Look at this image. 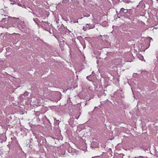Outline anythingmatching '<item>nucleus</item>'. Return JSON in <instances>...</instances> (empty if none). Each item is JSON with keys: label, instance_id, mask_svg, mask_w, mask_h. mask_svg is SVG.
Returning a JSON list of instances; mask_svg holds the SVG:
<instances>
[{"label": "nucleus", "instance_id": "obj_1", "mask_svg": "<svg viewBox=\"0 0 158 158\" xmlns=\"http://www.w3.org/2000/svg\"><path fill=\"white\" fill-rule=\"evenodd\" d=\"M10 21L11 24L13 27L19 28L18 23L20 20L18 18L11 17L10 19Z\"/></svg>", "mask_w": 158, "mask_h": 158}, {"label": "nucleus", "instance_id": "obj_2", "mask_svg": "<svg viewBox=\"0 0 158 158\" xmlns=\"http://www.w3.org/2000/svg\"><path fill=\"white\" fill-rule=\"evenodd\" d=\"M95 27L94 25V24H91L90 23L86 24L83 26V30L86 31L88 29H92Z\"/></svg>", "mask_w": 158, "mask_h": 158}, {"label": "nucleus", "instance_id": "obj_3", "mask_svg": "<svg viewBox=\"0 0 158 158\" xmlns=\"http://www.w3.org/2000/svg\"><path fill=\"white\" fill-rule=\"evenodd\" d=\"M12 140V143L13 144H18V141L17 140V138L15 137H13L11 138Z\"/></svg>", "mask_w": 158, "mask_h": 158}, {"label": "nucleus", "instance_id": "obj_4", "mask_svg": "<svg viewBox=\"0 0 158 158\" xmlns=\"http://www.w3.org/2000/svg\"><path fill=\"white\" fill-rule=\"evenodd\" d=\"M120 12L121 14H127L128 13V10L127 9H124L123 8H121V9Z\"/></svg>", "mask_w": 158, "mask_h": 158}, {"label": "nucleus", "instance_id": "obj_5", "mask_svg": "<svg viewBox=\"0 0 158 158\" xmlns=\"http://www.w3.org/2000/svg\"><path fill=\"white\" fill-rule=\"evenodd\" d=\"M151 40L152 41H153L152 39V38H151V37H149L147 39V42L149 44L148 47V48L149 46L150 45V43L151 42Z\"/></svg>", "mask_w": 158, "mask_h": 158}, {"label": "nucleus", "instance_id": "obj_6", "mask_svg": "<svg viewBox=\"0 0 158 158\" xmlns=\"http://www.w3.org/2000/svg\"><path fill=\"white\" fill-rule=\"evenodd\" d=\"M33 20L37 24H38V23L39 22V20L37 19V18H36L35 19H33Z\"/></svg>", "mask_w": 158, "mask_h": 158}, {"label": "nucleus", "instance_id": "obj_7", "mask_svg": "<svg viewBox=\"0 0 158 158\" xmlns=\"http://www.w3.org/2000/svg\"><path fill=\"white\" fill-rule=\"evenodd\" d=\"M139 59L141 60H143L144 59L143 56L141 55H139Z\"/></svg>", "mask_w": 158, "mask_h": 158}, {"label": "nucleus", "instance_id": "obj_8", "mask_svg": "<svg viewBox=\"0 0 158 158\" xmlns=\"http://www.w3.org/2000/svg\"><path fill=\"white\" fill-rule=\"evenodd\" d=\"M86 78L87 79L89 80V81H90V79H91V76L90 75L86 77Z\"/></svg>", "mask_w": 158, "mask_h": 158}, {"label": "nucleus", "instance_id": "obj_9", "mask_svg": "<svg viewBox=\"0 0 158 158\" xmlns=\"http://www.w3.org/2000/svg\"><path fill=\"white\" fill-rule=\"evenodd\" d=\"M65 31L68 34H69V33L70 32V31L67 29H66Z\"/></svg>", "mask_w": 158, "mask_h": 158}, {"label": "nucleus", "instance_id": "obj_10", "mask_svg": "<svg viewBox=\"0 0 158 158\" xmlns=\"http://www.w3.org/2000/svg\"><path fill=\"white\" fill-rule=\"evenodd\" d=\"M124 15V16L125 17V18H129V16L127 15V14H125L124 15Z\"/></svg>", "mask_w": 158, "mask_h": 158}, {"label": "nucleus", "instance_id": "obj_11", "mask_svg": "<svg viewBox=\"0 0 158 158\" xmlns=\"http://www.w3.org/2000/svg\"><path fill=\"white\" fill-rule=\"evenodd\" d=\"M28 92H26L24 93L23 95L24 96H27V95H28Z\"/></svg>", "mask_w": 158, "mask_h": 158}, {"label": "nucleus", "instance_id": "obj_12", "mask_svg": "<svg viewBox=\"0 0 158 158\" xmlns=\"http://www.w3.org/2000/svg\"><path fill=\"white\" fill-rule=\"evenodd\" d=\"M65 1H66L67 2H69V0H63L62 1L63 3H65Z\"/></svg>", "mask_w": 158, "mask_h": 158}, {"label": "nucleus", "instance_id": "obj_13", "mask_svg": "<svg viewBox=\"0 0 158 158\" xmlns=\"http://www.w3.org/2000/svg\"><path fill=\"white\" fill-rule=\"evenodd\" d=\"M39 38L38 37H34V40H35L37 41L38 40Z\"/></svg>", "mask_w": 158, "mask_h": 158}, {"label": "nucleus", "instance_id": "obj_14", "mask_svg": "<svg viewBox=\"0 0 158 158\" xmlns=\"http://www.w3.org/2000/svg\"><path fill=\"white\" fill-rule=\"evenodd\" d=\"M79 115H78L77 116V115H76V117H75V118L77 119H78V118H79Z\"/></svg>", "mask_w": 158, "mask_h": 158}, {"label": "nucleus", "instance_id": "obj_15", "mask_svg": "<svg viewBox=\"0 0 158 158\" xmlns=\"http://www.w3.org/2000/svg\"><path fill=\"white\" fill-rule=\"evenodd\" d=\"M104 22L105 23H106L107 22L106 21H105Z\"/></svg>", "mask_w": 158, "mask_h": 158}, {"label": "nucleus", "instance_id": "obj_16", "mask_svg": "<svg viewBox=\"0 0 158 158\" xmlns=\"http://www.w3.org/2000/svg\"><path fill=\"white\" fill-rule=\"evenodd\" d=\"M44 22V23H46L45 22Z\"/></svg>", "mask_w": 158, "mask_h": 158}, {"label": "nucleus", "instance_id": "obj_17", "mask_svg": "<svg viewBox=\"0 0 158 158\" xmlns=\"http://www.w3.org/2000/svg\"><path fill=\"white\" fill-rule=\"evenodd\" d=\"M97 108V107H95V108Z\"/></svg>", "mask_w": 158, "mask_h": 158}, {"label": "nucleus", "instance_id": "obj_18", "mask_svg": "<svg viewBox=\"0 0 158 158\" xmlns=\"http://www.w3.org/2000/svg\"><path fill=\"white\" fill-rule=\"evenodd\" d=\"M0 80H1V79H0Z\"/></svg>", "mask_w": 158, "mask_h": 158}]
</instances>
